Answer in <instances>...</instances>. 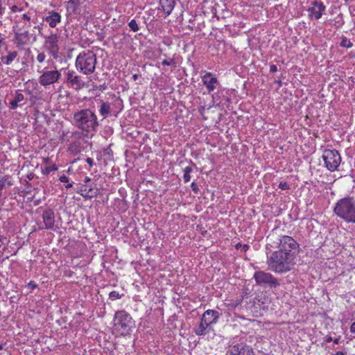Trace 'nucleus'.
Instances as JSON below:
<instances>
[{
    "label": "nucleus",
    "instance_id": "nucleus-1",
    "mask_svg": "<svg viewBox=\"0 0 355 355\" xmlns=\"http://www.w3.org/2000/svg\"><path fill=\"white\" fill-rule=\"evenodd\" d=\"M294 255L291 253L275 251L268 258L267 263L271 270L277 273H284L290 271L295 265Z\"/></svg>",
    "mask_w": 355,
    "mask_h": 355
},
{
    "label": "nucleus",
    "instance_id": "nucleus-2",
    "mask_svg": "<svg viewBox=\"0 0 355 355\" xmlns=\"http://www.w3.org/2000/svg\"><path fill=\"white\" fill-rule=\"evenodd\" d=\"M73 124L83 132H96L100 123L90 109H83L73 114Z\"/></svg>",
    "mask_w": 355,
    "mask_h": 355
},
{
    "label": "nucleus",
    "instance_id": "nucleus-3",
    "mask_svg": "<svg viewBox=\"0 0 355 355\" xmlns=\"http://www.w3.org/2000/svg\"><path fill=\"white\" fill-rule=\"evenodd\" d=\"M269 243L267 244L271 248H279V251L291 253L296 257V254L299 252V244L295 239L286 235H277L275 233H272L267 237Z\"/></svg>",
    "mask_w": 355,
    "mask_h": 355
},
{
    "label": "nucleus",
    "instance_id": "nucleus-4",
    "mask_svg": "<svg viewBox=\"0 0 355 355\" xmlns=\"http://www.w3.org/2000/svg\"><path fill=\"white\" fill-rule=\"evenodd\" d=\"M334 213L347 223H355V200L345 197L339 200L334 209Z\"/></svg>",
    "mask_w": 355,
    "mask_h": 355
},
{
    "label": "nucleus",
    "instance_id": "nucleus-5",
    "mask_svg": "<svg viewBox=\"0 0 355 355\" xmlns=\"http://www.w3.org/2000/svg\"><path fill=\"white\" fill-rule=\"evenodd\" d=\"M135 322L129 313L125 311H118L115 313L113 329L121 336L130 335Z\"/></svg>",
    "mask_w": 355,
    "mask_h": 355
},
{
    "label": "nucleus",
    "instance_id": "nucleus-6",
    "mask_svg": "<svg viewBox=\"0 0 355 355\" xmlns=\"http://www.w3.org/2000/svg\"><path fill=\"white\" fill-rule=\"evenodd\" d=\"M96 55L91 51H83L76 58V67L77 69L85 75L92 73L96 69Z\"/></svg>",
    "mask_w": 355,
    "mask_h": 355
},
{
    "label": "nucleus",
    "instance_id": "nucleus-7",
    "mask_svg": "<svg viewBox=\"0 0 355 355\" xmlns=\"http://www.w3.org/2000/svg\"><path fill=\"white\" fill-rule=\"evenodd\" d=\"M322 159L325 167L330 171H335L341 162V157L335 149H326L323 152Z\"/></svg>",
    "mask_w": 355,
    "mask_h": 355
},
{
    "label": "nucleus",
    "instance_id": "nucleus-8",
    "mask_svg": "<svg viewBox=\"0 0 355 355\" xmlns=\"http://www.w3.org/2000/svg\"><path fill=\"white\" fill-rule=\"evenodd\" d=\"M257 284L270 288H276L279 282L270 273L264 271H256L253 276Z\"/></svg>",
    "mask_w": 355,
    "mask_h": 355
},
{
    "label": "nucleus",
    "instance_id": "nucleus-9",
    "mask_svg": "<svg viewBox=\"0 0 355 355\" xmlns=\"http://www.w3.org/2000/svg\"><path fill=\"white\" fill-rule=\"evenodd\" d=\"M61 73L58 70L45 71L39 78L41 85L46 87L57 83L61 78Z\"/></svg>",
    "mask_w": 355,
    "mask_h": 355
},
{
    "label": "nucleus",
    "instance_id": "nucleus-10",
    "mask_svg": "<svg viewBox=\"0 0 355 355\" xmlns=\"http://www.w3.org/2000/svg\"><path fill=\"white\" fill-rule=\"evenodd\" d=\"M59 36L55 33H51L49 36L45 37L44 44L49 51V53L55 58H58L59 46H58Z\"/></svg>",
    "mask_w": 355,
    "mask_h": 355
},
{
    "label": "nucleus",
    "instance_id": "nucleus-11",
    "mask_svg": "<svg viewBox=\"0 0 355 355\" xmlns=\"http://www.w3.org/2000/svg\"><path fill=\"white\" fill-rule=\"evenodd\" d=\"M67 83L76 90H80L86 86V83L82 78L76 74L73 71L69 70L67 72Z\"/></svg>",
    "mask_w": 355,
    "mask_h": 355
},
{
    "label": "nucleus",
    "instance_id": "nucleus-12",
    "mask_svg": "<svg viewBox=\"0 0 355 355\" xmlns=\"http://www.w3.org/2000/svg\"><path fill=\"white\" fill-rule=\"evenodd\" d=\"M42 217L43 219V222L44 224V227H40V229L43 230H55V214L53 210L51 209H47L44 210L42 214Z\"/></svg>",
    "mask_w": 355,
    "mask_h": 355
},
{
    "label": "nucleus",
    "instance_id": "nucleus-13",
    "mask_svg": "<svg viewBox=\"0 0 355 355\" xmlns=\"http://www.w3.org/2000/svg\"><path fill=\"white\" fill-rule=\"evenodd\" d=\"M230 355H254L252 349L243 344H237L230 347Z\"/></svg>",
    "mask_w": 355,
    "mask_h": 355
},
{
    "label": "nucleus",
    "instance_id": "nucleus-14",
    "mask_svg": "<svg viewBox=\"0 0 355 355\" xmlns=\"http://www.w3.org/2000/svg\"><path fill=\"white\" fill-rule=\"evenodd\" d=\"M202 83L203 85L206 87L209 93L213 92L218 85H219V82L216 77H213L210 72L206 73L202 76Z\"/></svg>",
    "mask_w": 355,
    "mask_h": 355
},
{
    "label": "nucleus",
    "instance_id": "nucleus-15",
    "mask_svg": "<svg viewBox=\"0 0 355 355\" xmlns=\"http://www.w3.org/2000/svg\"><path fill=\"white\" fill-rule=\"evenodd\" d=\"M312 5L308 10L309 15L318 19L322 17V12L325 10L326 8L322 2L313 1Z\"/></svg>",
    "mask_w": 355,
    "mask_h": 355
},
{
    "label": "nucleus",
    "instance_id": "nucleus-16",
    "mask_svg": "<svg viewBox=\"0 0 355 355\" xmlns=\"http://www.w3.org/2000/svg\"><path fill=\"white\" fill-rule=\"evenodd\" d=\"M219 318V313L214 310H207L202 315V318L203 322L208 324L211 327V324L217 322Z\"/></svg>",
    "mask_w": 355,
    "mask_h": 355
},
{
    "label": "nucleus",
    "instance_id": "nucleus-17",
    "mask_svg": "<svg viewBox=\"0 0 355 355\" xmlns=\"http://www.w3.org/2000/svg\"><path fill=\"white\" fill-rule=\"evenodd\" d=\"M159 10H162L164 14V17H168L174 9L175 6V0H159Z\"/></svg>",
    "mask_w": 355,
    "mask_h": 355
},
{
    "label": "nucleus",
    "instance_id": "nucleus-18",
    "mask_svg": "<svg viewBox=\"0 0 355 355\" xmlns=\"http://www.w3.org/2000/svg\"><path fill=\"white\" fill-rule=\"evenodd\" d=\"M51 28H55L61 21V15L55 11H50L44 18Z\"/></svg>",
    "mask_w": 355,
    "mask_h": 355
},
{
    "label": "nucleus",
    "instance_id": "nucleus-19",
    "mask_svg": "<svg viewBox=\"0 0 355 355\" xmlns=\"http://www.w3.org/2000/svg\"><path fill=\"white\" fill-rule=\"evenodd\" d=\"M78 193L85 199H90L97 195L96 191H94L92 187H88L86 184H83L80 187Z\"/></svg>",
    "mask_w": 355,
    "mask_h": 355
},
{
    "label": "nucleus",
    "instance_id": "nucleus-20",
    "mask_svg": "<svg viewBox=\"0 0 355 355\" xmlns=\"http://www.w3.org/2000/svg\"><path fill=\"white\" fill-rule=\"evenodd\" d=\"M212 330V327L208 324L203 322L202 318L200 320V322L195 329V333L198 336H202L208 334Z\"/></svg>",
    "mask_w": 355,
    "mask_h": 355
},
{
    "label": "nucleus",
    "instance_id": "nucleus-21",
    "mask_svg": "<svg viewBox=\"0 0 355 355\" xmlns=\"http://www.w3.org/2000/svg\"><path fill=\"white\" fill-rule=\"evenodd\" d=\"M100 114L105 119L111 114V105L108 102L101 101L99 109Z\"/></svg>",
    "mask_w": 355,
    "mask_h": 355
},
{
    "label": "nucleus",
    "instance_id": "nucleus-22",
    "mask_svg": "<svg viewBox=\"0 0 355 355\" xmlns=\"http://www.w3.org/2000/svg\"><path fill=\"white\" fill-rule=\"evenodd\" d=\"M15 39L17 44L22 45L26 44L29 40L28 31H25L23 33H15Z\"/></svg>",
    "mask_w": 355,
    "mask_h": 355
},
{
    "label": "nucleus",
    "instance_id": "nucleus-23",
    "mask_svg": "<svg viewBox=\"0 0 355 355\" xmlns=\"http://www.w3.org/2000/svg\"><path fill=\"white\" fill-rule=\"evenodd\" d=\"M24 96L21 93L16 92L15 96L10 102V108L15 110L18 107V103L24 101Z\"/></svg>",
    "mask_w": 355,
    "mask_h": 355
},
{
    "label": "nucleus",
    "instance_id": "nucleus-24",
    "mask_svg": "<svg viewBox=\"0 0 355 355\" xmlns=\"http://www.w3.org/2000/svg\"><path fill=\"white\" fill-rule=\"evenodd\" d=\"M18 53L16 51L9 52L8 54L2 58V60L6 65H9L17 58Z\"/></svg>",
    "mask_w": 355,
    "mask_h": 355
},
{
    "label": "nucleus",
    "instance_id": "nucleus-25",
    "mask_svg": "<svg viewBox=\"0 0 355 355\" xmlns=\"http://www.w3.org/2000/svg\"><path fill=\"white\" fill-rule=\"evenodd\" d=\"M193 171V168L191 166H187L184 169V175L183 179L185 183L189 182L191 179L190 173Z\"/></svg>",
    "mask_w": 355,
    "mask_h": 355
},
{
    "label": "nucleus",
    "instance_id": "nucleus-26",
    "mask_svg": "<svg viewBox=\"0 0 355 355\" xmlns=\"http://www.w3.org/2000/svg\"><path fill=\"white\" fill-rule=\"evenodd\" d=\"M340 46L345 48H351L353 46V44L346 37H343Z\"/></svg>",
    "mask_w": 355,
    "mask_h": 355
},
{
    "label": "nucleus",
    "instance_id": "nucleus-27",
    "mask_svg": "<svg viewBox=\"0 0 355 355\" xmlns=\"http://www.w3.org/2000/svg\"><path fill=\"white\" fill-rule=\"evenodd\" d=\"M128 26L130 27V30L134 32H137L139 30V26L135 19H132L128 23Z\"/></svg>",
    "mask_w": 355,
    "mask_h": 355
},
{
    "label": "nucleus",
    "instance_id": "nucleus-28",
    "mask_svg": "<svg viewBox=\"0 0 355 355\" xmlns=\"http://www.w3.org/2000/svg\"><path fill=\"white\" fill-rule=\"evenodd\" d=\"M121 295H120L119 293V292L116 291H113L112 292L110 293L109 294V297L110 300H115L116 299H119L121 297Z\"/></svg>",
    "mask_w": 355,
    "mask_h": 355
},
{
    "label": "nucleus",
    "instance_id": "nucleus-29",
    "mask_svg": "<svg viewBox=\"0 0 355 355\" xmlns=\"http://www.w3.org/2000/svg\"><path fill=\"white\" fill-rule=\"evenodd\" d=\"M45 58H46V55L44 54V53H40L37 56V60L38 61V62L40 63H42L43 62L44 60H45Z\"/></svg>",
    "mask_w": 355,
    "mask_h": 355
},
{
    "label": "nucleus",
    "instance_id": "nucleus-30",
    "mask_svg": "<svg viewBox=\"0 0 355 355\" xmlns=\"http://www.w3.org/2000/svg\"><path fill=\"white\" fill-rule=\"evenodd\" d=\"M279 187L282 190H288L290 189V187L286 182H281L279 184Z\"/></svg>",
    "mask_w": 355,
    "mask_h": 355
},
{
    "label": "nucleus",
    "instance_id": "nucleus-31",
    "mask_svg": "<svg viewBox=\"0 0 355 355\" xmlns=\"http://www.w3.org/2000/svg\"><path fill=\"white\" fill-rule=\"evenodd\" d=\"M191 187L192 191H193L195 193H198V191H199V189H198V185H197L195 182H192V183H191Z\"/></svg>",
    "mask_w": 355,
    "mask_h": 355
},
{
    "label": "nucleus",
    "instance_id": "nucleus-32",
    "mask_svg": "<svg viewBox=\"0 0 355 355\" xmlns=\"http://www.w3.org/2000/svg\"><path fill=\"white\" fill-rule=\"evenodd\" d=\"M28 287L32 290L36 288L37 285L34 282H30L28 284Z\"/></svg>",
    "mask_w": 355,
    "mask_h": 355
},
{
    "label": "nucleus",
    "instance_id": "nucleus-33",
    "mask_svg": "<svg viewBox=\"0 0 355 355\" xmlns=\"http://www.w3.org/2000/svg\"><path fill=\"white\" fill-rule=\"evenodd\" d=\"M173 62V60L171 59L170 60H164L162 62V64L163 65H167V66H169L171 65L172 63Z\"/></svg>",
    "mask_w": 355,
    "mask_h": 355
},
{
    "label": "nucleus",
    "instance_id": "nucleus-34",
    "mask_svg": "<svg viewBox=\"0 0 355 355\" xmlns=\"http://www.w3.org/2000/svg\"><path fill=\"white\" fill-rule=\"evenodd\" d=\"M60 181L61 182H67L69 181V178L66 175H63L60 177Z\"/></svg>",
    "mask_w": 355,
    "mask_h": 355
},
{
    "label": "nucleus",
    "instance_id": "nucleus-35",
    "mask_svg": "<svg viewBox=\"0 0 355 355\" xmlns=\"http://www.w3.org/2000/svg\"><path fill=\"white\" fill-rule=\"evenodd\" d=\"M277 71V67L276 65L275 64H272L270 65V71L272 72V73H275Z\"/></svg>",
    "mask_w": 355,
    "mask_h": 355
},
{
    "label": "nucleus",
    "instance_id": "nucleus-36",
    "mask_svg": "<svg viewBox=\"0 0 355 355\" xmlns=\"http://www.w3.org/2000/svg\"><path fill=\"white\" fill-rule=\"evenodd\" d=\"M86 162L90 166H92L94 165V161L92 158L90 157H87L86 159Z\"/></svg>",
    "mask_w": 355,
    "mask_h": 355
},
{
    "label": "nucleus",
    "instance_id": "nucleus-37",
    "mask_svg": "<svg viewBox=\"0 0 355 355\" xmlns=\"http://www.w3.org/2000/svg\"><path fill=\"white\" fill-rule=\"evenodd\" d=\"M350 331L355 334V322H354L350 327Z\"/></svg>",
    "mask_w": 355,
    "mask_h": 355
},
{
    "label": "nucleus",
    "instance_id": "nucleus-38",
    "mask_svg": "<svg viewBox=\"0 0 355 355\" xmlns=\"http://www.w3.org/2000/svg\"><path fill=\"white\" fill-rule=\"evenodd\" d=\"M68 3L73 5L74 7H77V2L76 0H69Z\"/></svg>",
    "mask_w": 355,
    "mask_h": 355
},
{
    "label": "nucleus",
    "instance_id": "nucleus-39",
    "mask_svg": "<svg viewBox=\"0 0 355 355\" xmlns=\"http://www.w3.org/2000/svg\"><path fill=\"white\" fill-rule=\"evenodd\" d=\"M11 10H12V12H17V11H18V10H19V8H18L17 6H12V8H11Z\"/></svg>",
    "mask_w": 355,
    "mask_h": 355
},
{
    "label": "nucleus",
    "instance_id": "nucleus-40",
    "mask_svg": "<svg viewBox=\"0 0 355 355\" xmlns=\"http://www.w3.org/2000/svg\"><path fill=\"white\" fill-rule=\"evenodd\" d=\"M22 17H23V19H26V20H28V21H29V20L31 19L30 17H29V16H28V15H27V14H24V15H22Z\"/></svg>",
    "mask_w": 355,
    "mask_h": 355
},
{
    "label": "nucleus",
    "instance_id": "nucleus-41",
    "mask_svg": "<svg viewBox=\"0 0 355 355\" xmlns=\"http://www.w3.org/2000/svg\"><path fill=\"white\" fill-rule=\"evenodd\" d=\"M331 341H333V338L329 336V337L326 338V342L327 343H330Z\"/></svg>",
    "mask_w": 355,
    "mask_h": 355
},
{
    "label": "nucleus",
    "instance_id": "nucleus-42",
    "mask_svg": "<svg viewBox=\"0 0 355 355\" xmlns=\"http://www.w3.org/2000/svg\"><path fill=\"white\" fill-rule=\"evenodd\" d=\"M345 354H346L345 352L339 351V352H337L335 355H345Z\"/></svg>",
    "mask_w": 355,
    "mask_h": 355
},
{
    "label": "nucleus",
    "instance_id": "nucleus-43",
    "mask_svg": "<svg viewBox=\"0 0 355 355\" xmlns=\"http://www.w3.org/2000/svg\"><path fill=\"white\" fill-rule=\"evenodd\" d=\"M77 2V7L83 2H84L85 0H76Z\"/></svg>",
    "mask_w": 355,
    "mask_h": 355
},
{
    "label": "nucleus",
    "instance_id": "nucleus-44",
    "mask_svg": "<svg viewBox=\"0 0 355 355\" xmlns=\"http://www.w3.org/2000/svg\"><path fill=\"white\" fill-rule=\"evenodd\" d=\"M90 180H91V179L89 177H86L84 180V182L87 183V182H90Z\"/></svg>",
    "mask_w": 355,
    "mask_h": 355
},
{
    "label": "nucleus",
    "instance_id": "nucleus-45",
    "mask_svg": "<svg viewBox=\"0 0 355 355\" xmlns=\"http://www.w3.org/2000/svg\"><path fill=\"white\" fill-rule=\"evenodd\" d=\"M248 248H249V246L246 244L243 246V250L244 251H246Z\"/></svg>",
    "mask_w": 355,
    "mask_h": 355
},
{
    "label": "nucleus",
    "instance_id": "nucleus-46",
    "mask_svg": "<svg viewBox=\"0 0 355 355\" xmlns=\"http://www.w3.org/2000/svg\"><path fill=\"white\" fill-rule=\"evenodd\" d=\"M334 343L335 344H338L339 343V338H335L334 340H333Z\"/></svg>",
    "mask_w": 355,
    "mask_h": 355
},
{
    "label": "nucleus",
    "instance_id": "nucleus-47",
    "mask_svg": "<svg viewBox=\"0 0 355 355\" xmlns=\"http://www.w3.org/2000/svg\"><path fill=\"white\" fill-rule=\"evenodd\" d=\"M73 184L71 183H69L66 185V188L69 189L72 187Z\"/></svg>",
    "mask_w": 355,
    "mask_h": 355
},
{
    "label": "nucleus",
    "instance_id": "nucleus-48",
    "mask_svg": "<svg viewBox=\"0 0 355 355\" xmlns=\"http://www.w3.org/2000/svg\"><path fill=\"white\" fill-rule=\"evenodd\" d=\"M133 79L135 80H136L137 78H138V75L137 74H134L133 76H132Z\"/></svg>",
    "mask_w": 355,
    "mask_h": 355
},
{
    "label": "nucleus",
    "instance_id": "nucleus-49",
    "mask_svg": "<svg viewBox=\"0 0 355 355\" xmlns=\"http://www.w3.org/2000/svg\"><path fill=\"white\" fill-rule=\"evenodd\" d=\"M4 187L3 184H0V189H2Z\"/></svg>",
    "mask_w": 355,
    "mask_h": 355
},
{
    "label": "nucleus",
    "instance_id": "nucleus-50",
    "mask_svg": "<svg viewBox=\"0 0 355 355\" xmlns=\"http://www.w3.org/2000/svg\"><path fill=\"white\" fill-rule=\"evenodd\" d=\"M3 236H0V241L2 242L3 241Z\"/></svg>",
    "mask_w": 355,
    "mask_h": 355
},
{
    "label": "nucleus",
    "instance_id": "nucleus-51",
    "mask_svg": "<svg viewBox=\"0 0 355 355\" xmlns=\"http://www.w3.org/2000/svg\"><path fill=\"white\" fill-rule=\"evenodd\" d=\"M239 245H240V246H241V244H237V245H236V248H238L239 247Z\"/></svg>",
    "mask_w": 355,
    "mask_h": 355
},
{
    "label": "nucleus",
    "instance_id": "nucleus-52",
    "mask_svg": "<svg viewBox=\"0 0 355 355\" xmlns=\"http://www.w3.org/2000/svg\"><path fill=\"white\" fill-rule=\"evenodd\" d=\"M53 169H54V170H57V167H55H55H53Z\"/></svg>",
    "mask_w": 355,
    "mask_h": 355
},
{
    "label": "nucleus",
    "instance_id": "nucleus-53",
    "mask_svg": "<svg viewBox=\"0 0 355 355\" xmlns=\"http://www.w3.org/2000/svg\"><path fill=\"white\" fill-rule=\"evenodd\" d=\"M8 185H11V183L10 182H8Z\"/></svg>",
    "mask_w": 355,
    "mask_h": 355
}]
</instances>
